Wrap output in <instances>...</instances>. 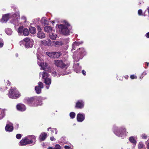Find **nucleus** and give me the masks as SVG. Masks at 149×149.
<instances>
[{"label": "nucleus", "instance_id": "nucleus-47", "mask_svg": "<svg viewBox=\"0 0 149 149\" xmlns=\"http://www.w3.org/2000/svg\"><path fill=\"white\" fill-rule=\"evenodd\" d=\"M69 72H68L66 71L65 72L64 71H63V72H62L61 74L63 75H65V74H69Z\"/></svg>", "mask_w": 149, "mask_h": 149}, {"label": "nucleus", "instance_id": "nucleus-61", "mask_svg": "<svg viewBox=\"0 0 149 149\" xmlns=\"http://www.w3.org/2000/svg\"><path fill=\"white\" fill-rule=\"evenodd\" d=\"M141 2H139V4H141Z\"/></svg>", "mask_w": 149, "mask_h": 149}, {"label": "nucleus", "instance_id": "nucleus-33", "mask_svg": "<svg viewBox=\"0 0 149 149\" xmlns=\"http://www.w3.org/2000/svg\"><path fill=\"white\" fill-rule=\"evenodd\" d=\"M23 34L25 36H27L29 34V30L27 29H25L23 31Z\"/></svg>", "mask_w": 149, "mask_h": 149}, {"label": "nucleus", "instance_id": "nucleus-23", "mask_svg": "<svg viewBox=\"0 0 149 149\" xmlns=\"http://www.w3.org/2000/svg\"><path fill=\"white\" fill-rule=\"evenodd\" d=\"M44 82L46 85H49L51 84V79L49 78L45 79H44Z\"/></svg>", "mask_w": 149, "mask_h": 149}, {"label": "nucleus", "instance_id": "nucleus-13", "mask_svg": "<svg viewBox=\"0 0 149 149\" xmlns=\"http://www.w3.org/2000/svg\"><path fill=\"white\" fill-rule=\"evenodd\" d=\"M84 106V103L82 101L79 100L76 103V107L77 108L81 109Z\"/></svg>", "mask_w": 149, "mask_h": 149}, {"label": "nucleus", "instance_id": "nucleus-32", "mask_svg": "<svg viewBox=\"0 0 149 149\" xmlns=\"http://www.w3.org/2000/svg\"><path fill=\"white\" fill-rule=\"evenodd\" d=\"M54 58H58L61 54V52H54Z\"/></svg>", "mask_w": 149, "mask_h": 149}, {"label": "nucleus", "instance_id": "nucleus-63", "mask_svg": "<svg viewBox=\"0 0 149 149\" xmlns=\"http://www.w3.org/2000/svg\"><path fill=\"white\" fill-rule=\"evenodd\" d=\"M17 127H18V126H19L18 124H17Z\"/></svg>", "mask_w": 149, "mask_h": 149}, {"label": "nucleus", "instance_id": "nucleus-57", "mask_svg": "<svg viewBox=\"0 0 149 149\" xmlns=\"http://www.w3.org/2000/svg\"><path fill=\"white\" fill-rule=\"evenodd\" d=\"M147 10H148V13H149V7L147 8Z\"/></svg>", "mask_w": 149, "mask_h": 149}, {"label": "nucleus", "instance_id": "nucleus-22", "mask_svg": "<svg viewBox=\"0 0 149 149\" xmlns=\"http://www.w3.org/2000/svg\"><path fill=\"white\" fill-rule=\"evenodd\" d=\"M42 78L43 79H45L48 78L49 74L46 72H44L42 74Z\"/></svg>", "mask_w": 149, "mask_h": 149}, {"label": "nucleus", "instance_id": "nucleus-48", "mask_svg": "<svg viewBox=\"0 0 149 149\" xmlns=\"http://www.w3.org/2000/svg\"><path fill=\"white\" fill-rule=\"evenodd\" d=\"M37 28L38 29V32L39 31H41V28L40 26H37Z\"/></svg>", "mask_w": 149, "mask_h": 149}, {"label": "nucleus", "instance_id": "nucleus-18", "mask_svg": "<svg viewBox=\"0 0 149 149\" xmlns=\"http://www.w3.org/2000/svg\"><path fill=\"white\" fill-rule=\"evenodd\" d=\"M37 37L40 38H43L45 37V35L43 32L39 31L37 34Z\"/></svg>", "mask_w": 149, "mask_h": 149}, {"label": "nucleus", "instance_id": "nucleus-3", "mask_svg": "<svg viewBox=\"0 0 149 149\" xmlns=\"http://www.w3.org/2000/svg\"><path fill=\"white\" fill-rule=\"evenodd\" d=\"M8 95L9 97L11 98H17L20 95L18 91L16 89H10L9 91Z\"/></svg>", "mask_w": 149, "mask_h": 149}, {"label": "nucleus", "instance_id": "nucleus-42", "mask_svg": "<svg viewBox=\"0 0 149 149\" xmlns=\"http://www.w3.org/2000/svg\"><path fill=\"white\" fill-rule=\"evenodd\" d=\"M3 45V42L2 39H0V47H1Z\"/></svg>", "mask_w": 149, "mask_h": 149}, {"label": "nucleus", "instance_id": "nucleus-62", "mask_svg": "<svg viewBox=\"0 0 149 149\" xmlns=\"http://www.w3.org/2000/svg\"><path fill=\"white\" fill-rule=\"evenodd\" d=\"M23 18H24V19L25 18V17H23Z\"/></svg>", "mask_w": 149, "mask_h": 149}, {"label": "nucleus", "instance_id": "nucleus-55", "mask_svg": "<svg viewBox=\"0 0 149 149\" xmlns=\"http://www.w3.org/2000/svg\"><path fill=\"white\" fill-rule=\"evenodd\" d=\"M48 149H54V148L52 147H49L48 148Z\"/></svg>", "mask_w": 149, "mask_h": 149}, {"label": "nucleus", "instance_id": "nucleus-9", "mask_svg": "<svg viewBox=\"0 0 149 149\" xmlns=\"http://www.w3.org/2000/svg\"><path fill=\"white\" fill-rule=\"evenodd\" d=\"M37 63L38 65L41 67V68L43 70H46V69H48L49 67L48 64L46 63H44L42 62H41L40 63L39 62V61H38Z\"/></svg>", "mask_w": 149, "mask_h": 149}, {"label": "nucleus", "instance_id": "nucleus-54", "mask_svg": "<svg viewBox=\"0 0 149 149\" xmlns=\"http://www.w3.org/2000/svg\"><path fill=\"white\" fill-rule=\"evenodd\" d=\"M147 148L148 149H149V143L147 145Z\"/></svg>", "mask_w": 149, "mask_h": 149}, {"label": "nucleus", "instance_id": "nucleus-16", "mask_svg": "<svg viewBox=\"0 0 149 149\" xmlns=\"http://www.w3.org/2000/svg\"><path fill=\"white\" fill-rule=\"evenodd\" d=\"M9 14H7L3 16L2 18L1 19V22H6L9 19Z\"/></svg>", "mask_w": 149, "mask_h": 149}, {"label": "nucleus", "instance_id": "nucleus-5", "mask_svg": "<svg viewBox=\"0 0 149 149\" xmlns=\"http://www.w3.org/2000/svg\"><path fill=\"white\" fill-rule=\"evenodd\" d=\"M79 55H78L77 57L75 54V53H74L73 57V58L77 61H78L80 59H82L83 58L84 55L86 54V52L84 49L83 48H81L79 49Z\"/></svg>", "mask_w": 149, "mask_h": 149}, {"label": "nucleus", "instance_id": "nucleus-28", "mask_svg": "<svg viewBox=\"0 0 149 149\" xmlns=\"http://www.w3.org/2000/svg\"><path fill=\"white\" fill-rule=\"evenodd\" d=\"M46 54L48 56L51 58H54V52H46Z\"/></svg>", "mask_w": 149, "mask_h": 149}, {"label": "nucleus", "instance_id": "nucleus-19", "mask_svg": "<svg viewBox=\"0 0 149 149\" xmlns=\"http://www.w3.org/2000/svg\"><path fill=\"white\" fill-rule=\"evenodd\" d=\"M25 137L22 139L20 141L19 143V145L21 146H24L27 145Z\"/></svg>", "mask_w": 149, "mask_h": 149}, {"label": "nucleus", "instance_id": "nucleus-30", "mask_svg": "<svg viewBox=\"0 0 149 149\" xmlns=\"http://www.w3.org/2000/svg\"><path fill=\"white\" fill-rule=\"evenodd\" d=\"M34 97H32L31 98H27L26 99V100L27 102V103L29 104L31 103L34 100Z\"/></svg>", "mask_w": 149, "mask_h": 149}, {"label": "nucleus", "instance_id": "nucleus-59", "mask_svg": "<svg viewBox=\"0 0 149 149\" xmlns=\"http://www.w3.org/2000/svg\"><path fill=\"white\" fill-rule=\"evenodd\" d=\"M146 63L147 64V66H148L149 63H147V62H146Z\"/></svg>", "mask_w": 149, "mask_h": 149}, {"label": "nucleus", "instance_id": "nucleus-27", "mask_svg": "<svg viewBox=\"0 0 149 149\" xmlns=\"http://www.w3.org/2000/svg\"><path fill=\"white\" fill-rule=\"evenodd\" d=\"M5 32L6 34L9 35H11L12 33V31L11 29L10 28H7L5 30Z\"/></svg>", "mask_w": 149, "mask_h": 149}, {"label": "nucleus", "instance_id": "nucleus-15", "mask_svg": "<svg viewBox=\"0 0 149 149\" xmlns=\"http://www.w3.org/2000/svg\"><path fill=\"white\" fill-rule=\"evenodd\" d=\"M73 68L74 71L77 73L79 72L81 70V67L79 66V64L77 63V64H75L73 66Z\"/></svg>", "mask_w": 149, "mask_h": 149}, {"label": "nucleus", "instance_id": "nucleus-10", "mask_svg": "<svg viewBox=\"0 0 149 149\" xmlns=\"http://www.w3.org/2000/svg\"><path fill=\"white\" fill-rule=\"evenodd\" d=\"M13 129V124L11 123H9V124H7L5 127L6 131L8 132L12 131Z\"/></svg>", "mask_w": 149, "mask_h": 149}, {"label": "nucleus", "instance_id": "nucleus-43", "mask_svg": "<svg viewBox=\"0 0 149 149\" xmlns=\"http://www.w3.org/2000/svg\"><path fill=\"white\" fill-rule=\"evenodd\" d=\"M22 135L20 134H17L16 135V137L17 139H19L21 138Z\"/></svg>", "mask_w": 149, "mask_h": 149}, {"label": "nucleus", "instance_id": "nucleus-45", "mask_svg": "<svg viewBox=\"0 0 149 149\" xmlns=\"http://www.w3.org/2000/svg\"><path fill=\"white\" fill-rule=\"evenodd\" d=\"M138 14L139 15H142V10H141V9L139 10L138 11Z\"/></svg>", "mask_w": 149, "mask_h": 149}, {"label": "nucleus", "instance_id": "nucleus-25", "mask_svg": "<svg viewBox=\"0 0 149 149\" xmlns=\"http://www.w3.org/2000/svg\"><path fill=\"white\" fill-rule=\"evenodd\" d=\"M49 36L50 38L53 40H55L57 36L56 34L53 33H50Z\"/></svg>", "mask_w": 149, "mask_h": 149}, {"label": "nucleus", "instance_id": "nucleus-51", "mask_svg": "<svg viewBox=\"0 0 149 149\" xmlns=\"http://www.w3.org/2000/svg\"><path fill=\"white\" fill-rule=\"evenodd\" d=\"M64 148L65 149H68L70 148V147L68 146H64Z\"/></svg>", "mask_w": 149, "mask_h": 149}, {"label": "nucleus", "instance_id": "nucleus-49", "mask_svg": "<svg viewBox=\"0 0 149 149\" xmlns=\"http://www.w3.org/2000/svg\"><path fill=\"white\" fill-rule=\"evenodd\" d=\"M50 139L52 141H55L56 139L54 138L53 136H52L50 138Z\"/></svg>", "mask_w": 149, "mask_h": 149}, {"label": "nucleus", "instance_id": "nucleus-41", "mask_svg": "<svg viewBox=\"0 0 149 149\" xmlns=\"http://www.w3.org/2000/svg\"><path fill=\"white\" fill-rule=\"evenodd\" d=\"M54 149H61V147L59 145L56 144L55 146V147L54 148Z\"/></svg>", "mask_w": 149, "mask_h": 149}, {"label": "nucleus", "instance_id": "nucleus-17", "mask_svg": "<svg viewBox=\"0 0 149 149\" xmlns=\"http://www.w3.org/2000/svg\"><path fill=\"white\" fill-rule=\"evenodd\" d=\"M35 100L36 106L40 105L42 104V98L41 97H36Z\"/></svg>", "mask_w": 149, "mask_h": 149}, {"label": "nucleus", "instance_id": "nucleus-38", "mask_svg": "<svg viewBox=\"0 0 149 149\" xmlns=\"http://www.w3.org/2000/svg\"><path fill=\"white\" fill-rule=\"evenodd\" d=\"M23 27H20L18 29V32L19 33H21L23 31Z\"/></svg>", "mask_w": 149, "mask_h": 149}, {"label": "nucleus", "instance_id": "nucleus-2", "mask_svg": "<svg viewBox=\"0 0 149 149\" xmlns=\"http://www.w3.org/2000/svg\"><path fill=\"white\" fill-rule=\"evenodd\" d=\"M33 40L28 38H25L19 42L20 46L22 44L24 45L25 47L28 48H31L32 46Z\"/></svg>", "mask_w": 149, "mask_h": 149}, {"label": "nucleus", "instance_id": "nucleus-12", "mask_svg": "<svg viewBox=\"0 0 149 149\" xmlns=\"http://www.w3.org/2000/svg\"><path fill=\"white\" fill-rule=\"evenodd\" d=\"M17 108L18 110L23 111L26 109L25 106L22 104H19L17 105Z\"/></svg>", "mask_w": 149, "mask_h": 149}, {"label": "nucleus", "instance_id": "nucleus-14", "mask_svg": "<svg viewBox=\"0 0 149 149\" xmlns=\"http://www.w3.org/2000/svg\"><path fill=\"white\" fill-rule=\"evenodd\" d=\"M47 136V134L45 132H42L40 134L39 139L40 141H42L45 140Z\"/></svg>", "mask_w": 149, "mask_h": 149}, {"label": "nucleus", "instance_id": "nucleus-44", "mask_svg": "<svg viewBox=\"0 0 149 149\" xmlns=\"http://www.w3.org/2000/svg\"><path fill=\"white\" fill-rule=\"evenodd\" d=\"M142 138L143 139H146L147 138V136L145 134H143L142 136Z\"/></svg>", "mask_w": 149, "mask_h": 149}, {"label": "nucleus", "instance_id": "nucleus-6", "mask_svg": "<svg viewBox=\"0 0 149 149\" xmlns=\"http://www.w3.org/2000/svg\"><path fill=\"white\" fill-rule=\"evenodd\" d=\"M27 144L33 143L34 144L36 142V137L35 136H28L25 137Z\"/></svg>", "mask_w": 149, "mask_h": 149}, {"label": "nucleus", "instance_id": "nucleus-39", "mask_svg": "<svg viewBox=\"0 0 149 149\" xmlns=\"http://www.w3.org/2000/svg\"><path fill=\"white\" fill-rule=\"evenodd\" d=\"M38 86L39 87L41 88H43V83L41 82H39L38 83Z\"/></svg>", "mask_w": 149, "mask_h": 149}, {"label": "nucleus", "instance_id": "nucleus-31", "mask_svg": "<svg viewBox=\"0 0 149 149\" xmlns=\"http://www.w3.org/2000/svg\"><path fill=\"white\" fill-rule=\"evenodd\" d=\"M49 129H51V133L52 134L53 133H54V131H55V134H57L58 131L56 128H53L51 129V128L50 127L48 128L47 129V130L48 131L49 130Z\"/></svg>", "mask_w": 149, "mask_h": 149}, {"label": "nucleus", "instance_id": "nucleus-34", "mask_svg": "<svg viewBox=\"0 0 149 149\" xmlns=\"http://www.w3.org/2000/svg\"><path fill=\"white\" fill-rule=\"evenodd\" d=\"M129 140H130V142H131V143H134V144L136 143V141L134 139L133 137H130V138Z\"/></svg>", "mask_w": 149, "mask_h": 149}, {"label": "nucleus", "instance_id": "nucleus-29", "mask_svg": "<svg viewBox=\"0 0 149 149\" xmlns=\"http://www.w3.org/2000/svg\"><path fill=\"white\" fill-rule=\"evenodd\" d=\"M41 89L40 87H38V86H36L35 88V91L37 94H39L41 93Z\"/></svg>", "mask_w": 149, "mask_h": 149}, {"label": "nucleus", "instance_id": "nucleus-53", "mask_svg": "<svg viewBox=\"0 0 149 149\" xmlns=\"http://www.w3.org/2000/svg\"><path fill=\"white\" fill-rule=\"evenodd\" d=\"M6 83H7L8 86H9L10 85V82H9V81L8 80H7L6 81Z\"/></svg>", "mask_w": 149, "mask_h": 149}, {"label": "nucleus", "instance_id": "nucleus-20", "mask_svg": "<svg viewBox=\"0 0 149 149\" xmlns=\"http://www.w3.org/2000/svg\"><path fill=\"white\" fill-rule=\"evenodd\" d=\"M45 31L47 33H49L52 31V28L49 26H47L45 27Z\"/></svg>", "mask_w": 149, "mask_h": 149}, {"label": "nucleus", "instance_id": "nucleus-46", "mask_svg": "<svg viewBox=\"0 0 149 149\" xmlns=\"http://www.w3.org/2000/svg\"><path fill=\"white\" fill-rule=\"evenodd\" d=\"M130 77L132 79H136L137 78L136 76L134 75H131Z\"/></svg>", "mask_w": 149, "mask_h": 149}, {"label": "nucleus", "instance_id": "nucleus-52", "mask_svg": "<svg viewBox=\"0 0 149 149\" xmlns=\"http://www.w3.org/2000/svg\"><path fill=\"white\" fill-rule=\"evenodd\" d=\"M82 72L84 75H86V72L84 70H82Z\"/></svg>", "mask_w": 149, "mask_h": 149}, {"label": "nucleus", "instance_id": "nucleus-40", "mask_svg": "<svg viewBox=\"0 0 149 149\" xmlns=\"http://www.w3.org/2000/svg\"><path fill=\"white\" fill-rule=\"evenodd\" d=\"M144 145L142 142L139 143L138 145V147L139 148H141Z\"/></svg>", "mask_w": 149, "mask_h": 149}, {"label": "nucleus", "instance_id": "nucleus-1", "mask_svg": "<svg viewBox=\"0 0 149 149\" xmlns=\"http://www.w3.org/2000/svg\"><path fill=\"white\" fill-rule=\"evenodd\" d=\"M65 25L61 24L60 25H57L58 28L59 29V31L60 33L63 34L68 35L69 34L70 30L72 28L71 26L66 21H64Z\"/></svg>", "mask_w": 149, "mask_h": 149}, {"label": "nucleus", "instance_id": "nucleus-60", "mask_svg": "<svg viewBox=\"0 0 149 149\" xmlns=\"http://www.w3.org/2000/svg\"><path fill=\"white\" fill-rule=\"evenodd\" d=\"M46 87L47 88V89H48L49 88V86H46Z\"/></svg>", "mask_w": 149, "mask_h": 149}, {"label": "nucleus", "instance_id": "nucleus-37", "mask_svg": "<svg viewBox=\"0 0 149 149\" xmlns=\"http://www.w3.org/2000/svg\"><path fill=\"white\" fill-rule=\"evenodd\" d=\"M41 44L44 45H47L48 44V42L45 40H43L42 41H41Z\"/></svg>", "mask_w": 149, "mask_h": 149}, {"label": "nucleus", "instance_id": "nucleus-26", "mask_svg": "<svg viewBox=\"0 0 149 149\" xmlns=\"http://www.w3.org/2000/svg\"><path fill=\"white\" fill-rule=\"evenodd\" d=\"M4 116V111L3 110L0 109V119L3 118Z\"/></svg>", "mask_w": 149, "mask_h": 149}, {"label": "nucleus", "instance_id": "nucleus-4", "mask_svg": "<svg viewBox=\"0 0 149 149\" xmlns=\"http://www.w3.org/2000/svg\"><path fill=\"white\" fill-rule=\"evenodd\" d=\"M54 63L56 66L61 68L64 70H66L69 66V64H65L63 63L62 60H55L54 61Z\"/></svg>", "mask_w": 149, "mask_h": 149}, {"label": "nucleus", "instance_id": "nucleus-24", "mask_svg": "<svg viewBox=\"0 0 149 149\" xmlns=\"http://www.w3.org/2000/svg\"><path fill=\"white\" fill-rule=\"evenodd\" d=\"M29 31L31 33L34 34L36 32V29L34 27L31 26L29 28Z\"/></svg>", "mask_w": 149, "mask_h": 149}, {"label": "nucleus", "instance_id": "nucleus-56", "mask_svg": "<svg viewBox=\"0 0 149 149\" xmlns=\"http://www.w3.org/2000/svg\"><path fill=\"white\" fill-rule=\"evenodd\" d=\"M37 59L39 60L40 61V60L39 57H38V56H37Z\"/></svg>", "mask_w": 149, "mask_h": 149}, {"label": "nucleus", "instance_id": "nucleus-8", "mask_svg": "<svg viewBox=\"0 0 149 149\" xmlns=\"http://www.w3.org/2000/svg\"><path fill=\"white\" fill-rule=\"evenodd\" d=\"M13 18L11 20L10 22L11 23H13L15 25L17 24L18 22V19L19 18V14L17 13H15L13 15Z\"/></svg>", "mask_w": 149, "mask_h": 149}, {"label": "nucleus", "instance_id": "nucleus-50", "mask_svg": "<svg viewBox=\"0 0 149 149\" xmlns=\"http://www.w3.org/2000/svg\"><path fill=\"white\" fill-rule=\"evenodd\" d=\"M145 36L148 38H149V32L147 33L145 35Z\"/></svg>", "mask_w": 149, "mask_h": 149}, {"label": "nucleus", "instance_id": "nucleus-35", "mask_svg": "<svg viewBox=\"0 0 149 149\" xmlns=\"http://www.w3.org/2000/svg\"><path fill=\"white\" fill-rule=\"evenodd\" d=\"M55 44L56 45H61L63 44V43L60 41H56L55 42Z\"/></svg>", "mask_w": 149, "mask_h": 149}, {"label": "nucleus", "instance_id": "nucleus-7", "mask_svg": "<svg viewBox=\"0 0 149 149\" xmlns=\"http://www.w3.org/2000/svg\"><path fill=\"white\" fill-rule=\"evenodd\" d=\"M116 128H115L114 132L117 136L122 137L123 135H126V130L125 128H122L119 130H116Z\"/></svg>", "mask_w": 149, "mask_h": 149}, {"label": "nucleus", "instance_id": "nucleus-36", "mask_svg": "<svg viewBox=\"0 0 149 149\" xmlns=\"http://www.w3.org/2000/svg\"><path fill=\"white\" fill-rule=\"evenodd\" d=\"M70 116L71 118H74L75 117V114L73 112H72L70 113Z\"/></svg>", "mask_w": 149, "mask_h": 149}, {"label": "nucleus", "instance_id": "nucleus-21", "mask_svg": "<svg viewBox=\"0 0 149 149\" xmlns=\"http://www.w3.org/2000/svg\"><path fill=\"white\" fill-rule=\"evenodd\" d=\"M83 43V42H74L73 43L72 45V50L75 49V48L76 46L79 45L80 44H81Z\"/></svg>", "mask_w": 149, "mask_h": 149}, {"label": "nucleus", "instance_id": "nucleus-11", "mask_svg": "<svg viewBox=\"0 0 149 149\" xmlns=\"http://www.w3.org/2000/svg\"><path fill=\"white\" fill-rule=\"evenodd\" d=\"M85 119V115L82 113H78L77 115V119L78 121L82 122Z\"/></svg>", "mask_w": 149, "mask_h": 149}, {"label": "nucleus", "instance_id": "nucleus-58", "mask_svg": "<svg viewBox=\"0 0 149 149\" xmlns=\"http://www.w3.org/2000/svg\"><path fill=\"white\" fill-rule=\"evenodd\" d=\"M18 54H16V57H18Z\"/></svg>", "mask_w": 149, "mask_h": 149}]
</instances>
